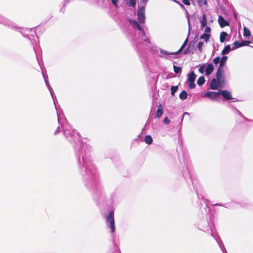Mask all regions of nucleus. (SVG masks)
Masks as SVG:
<instances>
[{"instance_id":"nucleus-1","label":"nucleus","mask_w":253,"mask_h":253,"mask_svg":"<svg viewBox=\"0 0 253 253\" xmlns=\"http://www.w3.org/2000/svg\"><path fill=\"white\" fill-rule=\"evenodd\" d=\"M57 119L60 125L54 132V135L62 132L66 139L72 145L77 159L78 171L82 175L85 186L92 192L93 199L98 206L105 204V192L99 180L97 169L92 161L90 146L81 140L79 133L73 128L66 119L63 122L61 121L58 112Z\"/></svg>"},{"instance_id":"nucleus-2","label":"nucleus","mask_w":253,"mask_h":253,"mask_svg":"<svg viewBox=\"0 0 253 253\" xmlns=\"http://www.w3.org/2000/svg\"><path fill=\"white\" fill-rule=\"evenodd\" d=\"M145 6H141L138 8L137 16L138 21L135 19L128 18V21L133 28L132 32L135 33L134 36H130L129 38L134 42L136 50H138L139 46L143 42H146V46L150 47L151 42L148 33H146L145 28L140 24H144L145 22Z\"/></svg>"},{"instance_id":"nucleus-3","label":"nucleus","mask_w":253,"mask_h":253,"mask_svg":"<svg viewBox=\"0 0 253 253\" xmlns=\"http://www.w3.org/2000/svg\"><path fill=\"white\" fill-rule=\"evenodd\" d=\"M180 149L181 151L182 160L181 159V158L179 154H178V158L180 162V164L183 167V169L182 170V175L187 181H188V179H189L192 182L193 188L195 190L196 193L197 194L198 198L200 199V197H201V198L203 199L206 204V206L207 207V208L209 209V211L210 208L208 207L207 205L209 201L208 200L205 199L204 198V197L202 194L203 190L202 187L197 180L196 176L193 174L191 173L189 171L188 169V166L189 165V158L188 156L186 155L185 152L183 151L181 144H180ZM176 151L177 153H179L177 149H176Z\"/></svg>"},{"instance_id":"nucleus-4","label":"nucleus","mask_w":253,"mask_h":253,"mask_svg":"<svg viewBox=\"0 0 253 253\" xmlns=\"http://www.w3.org/2000/svg\"><path fill=\"white\" fill-rule=\"evenodd\" d=\"M0 24L13 30L21 33L23 37L28 39L31 42L33 49L35 51V45L39 42V37L37 36L35 28H26L18 26V25L8 18L0 14ZM36 52V51H35Z\"/></svg>"},{"instance_id":"nucleus-5","label":"nucleus","mask_w":253,"mask_h":253,"mask_svg":"<svg viewBox=\"0 0 253 253\" xmlns=\"http://www.w3.org/2000/svg\"><path fill=\"white\" fill-rule=\"evenodd\" d=\"M225 77L223 68L218 67L215 74V78L211 79L210 83V88L216 90L219 88L224 87L225 85Z\"/></svg>"},{"instance_id":"nucleus-6","label":"nucleus","mask_w":253,"mask_h":253,"mask_svg":"<svg viewBox=\"0 0 253 253\" xmlns=\"http://www.w3.org/2000/svg\"><path fill=\"white\" fill-rule=\"evenodd\" d=\"M197 228L205 232L211 230V233H213L211 224V217L209 219L206 218L201 219L197 225Z\"/></svg>"},{"instance_id":"nucleus-7","label":"nucleus","mask_w":253,"mask_h":253,"mask_svg":"<svg viewBox=\"0 0 253 253\" xmlns=\"http://www.w3.org/2000/svg\"><path fill=\"white\" fill-rule=\"evenodd\" d=\"M106 223L108 227L111 229V232L113 234L115 231V224L114 220V212L110 211L106 216Z\"/></svg>"},{"instance_id":"nucleus-8","label":"nucleus","mask_w":253,"mask_h":253,"mask_svg":"<svg viewBox=\"0 0 253 253\" xmlns=\"http://www.w3.org/2000/svg\"><path fill=\"white\" fill-rule=\"evenodd\" d=\"M196 75L195 74L193 71H191L187 75V80L186 83L188 84L189 88L192 89L195 88L196 84L195 81L196 78Z\"/></svg>"},{"instance_id":"nucleus-9","label":"nucleus","mask_w":253,"mask_h":253,"mask_svg":"<svg viewBox=\"0 0 253 253\" xmlns=\"http://www.w3.org/2000/svg\"><path fill=\"white\" fill-rule=\"evenodd\" d=\"M218 89V91H208L204 93V97H207L212 100H216L218 99L219 97L220 96V91L219 89Z\"/></svg>"},{"instance_id":"nucleus-10","label":"nucleus","mask_w":253,"mask_h":253,"mask_svg":"<svg viewBox=\"0 0 253 253\" xmlns=\"http://www.w3.org/2000/svg\"><path fill=\"white\" fill-rule=\"evenodd\" d=\"M220 96L221 95L223 97V101H227L229 100L233 99L232 93L228 90H221L219 89Z\"/></svg>"},{"instance_id":"nucleus-11","label":"nucleus","mask_w":253,"mask_h":253,"mask_svg":"<svg viewBox=\"0 0 253 253\" xmlns=\"http://www.w3.org/2000/svg\"><path fill=\"white\" fill-rule=\"evenodd\" d=\"M250 42L249 41H242L239 42L238 41H235L233 43V49H237L239 47L248 45Z\"/></svg>"},{"instance_id":"nucleus-12","label":"nucleus","mask_w":253,"mask_h":253,"mask_svg":"<svg viewBox=\"0 0 253 253\" xmlns=\"http://www.w3.org/2000/svg\"><path fill=\"white\" fill-rule=\"evenodd\" d=\"M196 44V41L194 40L190 42L188 47L184 51V54H188L191 53L192 50L194 48Z\"/></svg>"},{"instance_id":"nucleus-13","label":"nucleus","mask_w":253,"mask_h":253,"mask_svg":"<svg viewBox=\"0 0 253 253\" xmlns=\"http://www.w3.org/2000/svg\"><path fill=\"white\" fill-rule=\"evenodd\" d=\"M214 70V66L212 63H208L205 69V75L206 76H209Z\"/></svg>"},{"instance_id":"nucleus-14","label":"nucleus","mask_w":253,"mask_h":253,"mask_svg":"<svg viewBox=\"0 0 253 253\" xmlns=\"http://www.w3.org/2000/svg\"><path fill=\"white\" fill-rule=\"evenodd\" d=\"M218 22L221 28H223L229 25V22L221 15L218 16Z\"/></svg>"},{"instance_id":"nucleus-15","label":"nucleus","mask_w":253,"mask_h":253,"mask_svg":"<svg viewBox=\"0 0 253 253\" xmlns=\"http://www.w3.org/2000/svg\"><path fill=\"white\" fill-rule=\"evenodd\" d=\"M211 235L215 240L220 248H224V246L221 239L217 234H214L213 233L211 234Z\"/></svg>"},{"instance_id":"nucleus-16","label":"nucleus","mask_w":253,"mask_h":253,"mask_svg":"<svg viewBox=\"0 0 253 253\" xmlns=\"http://www.w3.org/2000/svg\"><path fill=\"white\" fill-rule=\"evenodd\" d=\"M181 51H180V49H179L178 51H176V52H169L166 50H165L164 49H160V52L162 54H163L164 55H178Z\"/></svg>"},{"instance_id":"nucleus-17","label":"nucleus","mask_w":253,"mask_h":253,"mask_svg":"<svg viewBox=\"0 0 253 253\" xmlns=\"http://www.w3.org/2000/svg\"><path fill=\"white\" fill-rule=\"evenodd\" d=\"M227 106L231 109V110L236 114L238 115L241 117H243V115L242 113L238 110L235 107H234L233 105L229 104Z\"/></svg>"},{"instance_id":"nucleus-18","label":"nucleus","mask_w":253,"mask_h":253,"mask_svg":"<svg viewBox=\"0 0 253 253\" xmlns=\"http://www.w3.org/2000/svg\"><path fill=\"white\" fill-rule=\"evenodd\" d=\"M235 49H233V47H231L230 45H225L224 49L221 51V54L225 55L228 54L231 50H234Z\"/></svg>"},{"instance_id":"nucleus-19","label":"nucleus","mask_w":253,"mask_h":253,"mask_svg":"<svg viewBox=\"0 0 253 253\" xmlns=\"http://www.w3.org/2000/svg\"><path fill=\"white\" fill-rule=\"evenodd\" d=\"M228 57L227 56L223 55L221 58H220L219 65L218 67L223 68L226 64Z\"/></svg>"},{"instance_id":"nucleus-20","label":"nucleus","mask_w":253,"mask_h":253,"mask_svg":"<svg viewBox=\"0 0 253 253\" xmlns=\"http://www.w3.org/2000/svg\"><path fill=\"white\" fill-rule=\"evenodd\" d=\"M200 21V23H201V28H204V27H206L207 24L206 15L204 14H203Z\"/></svg>"},{"instance_id":"nucleus-21","label":"nucleus","mask_w":253,"mask_h":253,"mask_svg":"<svg viewBox=\"0 0 253 253\" xmlns=\"http://www.w3.org/2000/svg\"><path fill=\"white\" fill-rule=\"evenodd\" d=\"M227 36H228V34L226 32L222 31L220 33V42H221V43L224 42L225 41L226 38Z\"/></svg>"},{"instance_id":"nucleus-22","label":"nucleus","mask_w":253,"mask_h":253,"mask_svg":"<svg viewBox=\"0 0 253 253\" xmlns=\"http://www.w3.org/2000/svg\"><path fill=\"white\" fill-rule=\"evenodd\" d=\"M188 93L185 90H182L179 95V97L181 100H184L187 99Z\"/></svg>"},{"instance_id":"nucleus-23","label":"nucleus","mask_w":253,"mask_h":253,"mask_svg":"<svg viewBox=\"0 0 253 253\" xmlns=\"http://www.w3.org/2000/svg\"><path fill=\"white\" fill-rule=\"evenodd\" d=\"M211 35L210 34L208 33H204L202 35H201L200 37V39H203L206 42H207L209 41Z\"/></svg>"},{"instance_id":"nucleus-24","label":"nucleus","mask_w":253,"mask_h":253,"mask_svg":"<svg viewBox=\"0 0 253 253\" xmlns=\"http://www.w3.org/2000/svg\"><path fill=\"white\" fill-rule=\"evenodd\" d=\"M144 141L146 144L150 145L153 142V138L150 135H147L145 136Z\"/></svg>"},{"instance_id":"nucleus-25","label":"nucleus","mask_w":253,"mask_h":253,"mask_svg":"<svg viewBox=\"0 0 253 253\" xmlns=\"http://www.w3.org/2000/svg\"><path fill=\"white\" fill-rule=\"evenodd\" d=\"M126 4L130 7H134L136 6V0H126Z\"/></svg>"},{"instance_id":"nucleus-26","label":"nucleus","mask_w":253,"mask_h":253,"mask_svg":"<svg viewBox=\"0 0 253 253\" xmlns=\"http://www.w3.org/2000/svg\"><path fill=\"white\" fill-rule=\"evenodd\" d=\"M163 113V108L160 105V106L158 108V109L156 111V113L155 114L156 117H157V118L161 117L162 116Z\"/></svg>"},{"instance_id":"nucleus-27","label":"nucleus","mask_w":253,"mask_h":253,"mask_svg":"<svg viewBox=\"0 0 253 253\" xmlns=\"http://www.w3.org/2000/svg\"><path fill=\"white\" fill-rule=\"evenodd\" d=\"M205 81L204 76H202L198 78L197 83L198 85L202 86L205 84Z\"/></svg>"},{"instance_id":"nucleus-28","label":"nucleus","mask_w":253,"mask_h":253,"mask_svg":"<svg viewBox=\"0 0 253 253\" xmlns=\"http://www.w3.org/2000/svg\"><path fill=\"white\" fill-rule=\"evenodd\" d=\"M71 0H63V5L61 7V8L60 9V12H62L63 13H64L65 11V7H66V5L69 3V2L71 1Z\"/></svg>"},{"instance_id":"nucleus-29","label":"nucleus","mask_w":253,"mask_h":253,"mask_svg":"<svg viewBox=\"0 0 253 253\" xmlns=\"http://www.w3.org/2000/svg\"><path fill=\"white\" fill-rule=\"evenodd\" d=\"M42 75L43 78L44 79L46 86H47V87H50V85L49 81H48L47 76L46 75H45L43 71H42Z\"/></svg>"},{"instance_id":"nucleus-30","label":"nucleus","mask_w":253,"mask_h":253,"mask_svg":"<svg viewBox=\"0 0 253 253\" xmlns=\"http://www.w3.org/2000/svg\"><path fill=\"white\" fill-rule=\"evenodd\" d=\"M173 67L174 72L175 74H181V73L182 72V68L181 67L177 66L174 65H173Z\"/></svg>"},{"instance_id":"nucleus-31","label":"nucleus","mask_w":253,"mask_h":253,"mask_svg":"<svg viewBox=\"0 0 253 253\" xmlns=\"http://www.w3.org/2000/svg\"><path fill=\"white\" fill-rule=\"evenodd\" d=\"M206 65H207V64L206 63H204L201 65H200V67L198 69V71L200 73L203 74L204 73V72H205V69H206Z\"/></svg>"},{"instance_id":"nucleus-32","label":"nucleus","mask_w":253,"mask_h":253,"mask_svg":"<svg viewBox=\"0 0 253 253\" xmlns=\"http://www.w3.org/2000/svg\"><path fill=\"white\" fill-rule=\"evenodd\" d=\"M212 206H222V207H225L226 208H229L231 207L230 204L228 203H225V204L217 203V204L212 205Z\"/></svg>"},{"instance_id":"nucleus-33","label":"nucleus","mask_w":253,"mask_h":253,"mask_svg":"<svg viewBox=\"0 0 253 253\" xmlns=\"http://www.w3.org/2000/svg\"><path fill=\"white\" fill-rule=\"evenodd\" d=\"M178 89V85L171 86L170 87L171 94L173 96Z\"/></svg>"},{"instance_id":"nucleus-34","label":"nucleus","mask_w":253,"mask_h":253,"mask_svg":"<svg viewBox=\"0 0 253 253\" xmlns=\"http://www.w3.org/2000/svg\"><path fill=\"white\" fill-rule=\"evenodd\" d=\"M189 33H188V36L187 38L185 39V41L181 45V47L180 48V51H182L186 46L187 45L188 42V37H189Z\"/></svg>"},{"instance_id":"nucleus-35","label":"nucleus","mask_w":253,"mask_h":253,"mask_svg":"<svg viewBox=\"0 0 253 253\" xmlns=\"http://www.w3.org/2000/svg\"><path fill=\"white\" fill-rule=\"evenodd\" d=\"M243 35L245 37H250L251 36V32L249 29L246 27L244 28Z\"/></svg>"},{"instance_id":"nucleus-36","label":"nucleus","mask_w":253,"mask_h":253,"mask_svg":"<svg viewBox=\"0 0 253 253\" xmlns=\"http://www.w3.org/2000/svg\"><path fill=\"white\" fill-rule=\"evenodd\" d=\"M197 3L199 6H202L207 4L206 0H197Z\"/></svg>"},{"instance_id":"nucleus-37","label":"nucleus","mask_w":253,"mask_h":253,"mask_svg":"<svg viewBox=\"0 0 253 253\" xmlns=\"http://www.w3.org/2000/svg\"><path fill=\"white\" fill-rule=\"evenodd\" d=\"M50 93L51 96V97H52V99H53V102H54V105H55V109H56V113H57V111H58V112L60 114L59 112V111H58V109H57V106H56V104H55V97H54V92H50Z\"/></svg>"},{"instance_id":"nucleus-38","label":"nucleus","mask_w":253,"mask_h":253,"mask_svg":"<svg viewBox=\"0 0 253 253\" xmlns=\"http://www.w3.org/2000/svg\"><path fill=\"white\" fill-rule=\"evenodd\" d=\"M203 45L204 43L202 42H199L197 44V47L200 52L202 51Z\"/></svg>"},{"instance_id":"nucleus-39","label":"nucleus","mask_w":253,"mask_h":253,"mask_svg":"<svg viewBox=\"0 0 253 253\" xmlns=\"http://www.w3.org/2000/svg\"><path fill=\"white\" fill-rule=\"evenodd\" d=\"M220 62V57L216 56L213 59V63L214 64H217L218 63H219Z\"/></svg>"},{"instance_id":"nucleus-40","label":"nucleus","mask_w":253,"mask_h":253,"mask_svg":"<svg viewBox=\"0 0 253 253\" xmlns=\"http://www.w3.org/2000/svg\"><path fill=\"white\" fill-rule=\"evenodd\" d=\"M112 4L116 7H118L119 0H111Z\"/></svg>"},{"instance_id":"nucleus-41","label":"nucleus","mask_w":253,"mask_h":253,"mask_svg":"<svg viewBox=\"0 0 253 253\" xmlns=\"http://www.w3.org/2000/svg\"><path fill=\"white\" fill-rule=\"evenodd\" d=\"M163 122L165 124L168 125L170 123V120L168 118V117H166L163 120Z\"/></svg>"},{"instance_id":"nucleus-42","label":"nucleus","mask_w":253,"mask_h":253,"mask_svg":"<svg viewBox=\"0 0 253 253\" xmlns=\"http://www.w3.org/2000/svg\"><path fill=\"white\" fill-rule=\"evenodd\" d=\"M205 33H208V34H210V32H211V29L210 27L209 26H206L205 27Z\"/></svg>"},{"instance_id":"nucleus-43","label":"nucleus","mask_w":253,"mask_h":253,"mask_svg":"<svg viewBox=\"0 0 253 253\" xmlns=\"http://www.w3.org/2000/svg\"><path fill=\"white\" fill-rule=\"evenodd\" d=\"M186 18H187V21H188V27H189V32L190 30V28H191V24H190V22L189 15H186Z\"/></svg>"},{"instance_id":"nucleus-44","label":"nucleus","mask_w":253,"mask_h":253,"mask_svg":"<svg viewBox=\"0 0 253 253\" xmlns=\"http://www.w3.org/2000/svg\"><path fill=\"white\" fill-rule=\"evenodd\" d=\"M190 0H182V2L183 3L186 5H190Z\"/></svg>"},{"instance_id":"nucleus-45","label":"nucleus","mask_w":253,"mask_h":253,"mask_svg":"<svg viewBox=\"0 0 253 253\" xmlns=\"http://www.w3.org/2000/svg\"><path fill=\"white\" fill-rule=\"evenodd\" d=\"M115 196V193H113L112 195H111V202L112 203H113L114 201V197Z\"/></svg>"},{"instance_id":"nucleus-46","label":"nucleus","mask_w":253,"mask_h":253,"mask_svg":"<svg viewBox=\"0 0 253 253\" xmlns=\"http://www.w3.org/2000/svg\"><path fill=\"white\" fill-rule=\"evenodd\" d=\"M148 0H141V2H142V3H143V6H146L147 2H148Z\"/></svg>"},{"instance_id":"nucleus-47","label":"nucleus","mask_w":253,"mask_h":253,"mask_svg":"<svg viewBox=\"0 0 253 253\" xmlns=\"http://www.w3.org/2000/svg\"><path fill=\"white\" fill-rule=\"evenodd\" d=\"M242 118L244 119V120L245 121H247V122H253V120H252L249 119H248L247 118H246V117H244V116H243V117H242Z\"/></svg>"},{"instance_id":"nucleus-48","label":"nucleus","mask_w":253,"mask_h":253,"mask_svg":"<svg viewBox=\"0 0 253 253\" xmlns=\"http://www.w3.org/2000/svg\"><path fill=\"white\" fill-rule=\"evenodd\" d=\"M234 18L235 19V20H237L238 19V16H237V13L236 12H234Z\"/></svg>"},{"instance_id":"nucleus-49","label":"nucleus","mask_w":253,"mask_h":253,"mask_svg":"<svg viewBox=\"0 0 253 253\" xmlns=\"http://www.w3.org/2000/svg\"><path fill=\"white\" fill-rule=\"evenodd\" d=\"M231 100H232L231 101L232 102H238L239 101L238 99H236V98H235L233 97V99H232Z\"/></svg>"},{"instance_id":"nucleus-50","label":"nucleus","mask_w":253,"mask_h":253,"mask_svg":"<svg viewBox=\"0 0 253 253\" xmlns=\"http://www.w3.org/2000/svg\"><path fill=\"white\" fill-rule=\"evenodd\" d=\"M47 88H48L50 93L53 92V90L52 88H51V86L50 87H47Z\"/></svg>"},{"instance_id":"nucleus-51","label":"nucleus","mask_w":253,"mask_h":253,"mask_svg":"<svg viewBox=\"0 0 253 253\" xmlns=\"http://www.w3.org/2000/svg\"><path fill=\"white\" fill-rule=\"evenodd\" d=\"M141 133H140L139 135H138L137 137V138L135 139V140H139L140 137H141Z\"/></svg>"},{"instance_id":"nucleus-52","label":"nucleus","mask_w":253,"mask_h":253,"mask_svg":"<svg viewBox=\"0 0 253 253\" xmlns=\"http://www.w3.org/2000/svg\"><path fill=\"white\" fill-rule=\"evenodd\" d=\"M183 10L185 11V14H186V15H189L188 12V11H187V10L185 8V9H183Z\"/></svg>"},{"instance_id":"nucleus-53","label":"nucleus","mask_w":253,"mask_h":253,"mask_svg":"<svg viewBox=\"0 0 253 253\" xmlns=\"http://www.w3.org/2000/svg\"><path fill=\"white\" fill-rule=\"evenodd\" d=\"M141 62H142V63H143V64H145V61H146L145 60V59H142L141 58Z\"/></svg>"},{"instance_id":"nucleus-54","label":"nucleus","mask_w":253,"mask_h":253,"mask_svg":"<svg viewBox=\"0 0 253 253\" xmlns=\"http://www.w3.org/2000/svg\"><path fill=\"white\" fill-rule=\"evenodd\" d=\"M221 250L222 251V252H224V249H226L225 247H224V248H220Z\"/></svg>"},{"instance_id":"nucleus-55","label":"nucleus","mask_w":253,"mask_h":253,"mask_svg":"<svg viewBox=\"0 0 253 253\" xmlns=\"http://www.w3.org/2000/svg\"><path fill=\"white\" fill-rule=\"evenodd\" d=\"M188 114H188V113H187V112H184V113H183V116H184V115H188Z\"/></svg>"},{"instance_id":"nucleus-56","label":"nucleus","mask_w":253,"mask_h":253,"mask_svg":"<svg viewBox=\"0 0 253 253\" xmlns=\"http://www.w3.org/2000/svg\"><path fill=\"white\" fill-rule=\"evenodd\" d=\"M223 253H227L226 249H224V252H223Z\"/></svg>"},{"instance_id":"nucleus-57","label":"nucleus","mask_w":253,"mask_h":253,"mask_svg":"<svg viewBox=\"0 0 253 253\" xmlns=\"http://www.w3.org/2000/svg\"><path fill=\"white\" fill-rule=\"evenodd\" d=\"M112 236H113V242H114V239L113 235V234H112Z\"/></svg>"},{"instance_id":"nucleus-58","label":"nucleus","mask_w":253,"mask_h":253,"mask_svg":"<svg viewBox=\"0 0 253 253\" xmlns=\"http://www.w3.org/2000/svg\"><path fill=\"white\" fill-rule=\"evenodd\" d=\"M40 68H42V67H40ZM41 70H42V71H43V70H42V69H41Z\"/></svg>"},{"instance_id":"nucleus-59","label":"nucleus","mask_w":253,"mask_h":253,"mask_svg":"<svg viewBox=\"0 0 253 253\" xmlns=\"http://www.w3.org/2000/svg\"><path fill=\"white\" fill-rule=\"evenodd\" d=\"M144 129V128H143L142 129V131H143Z\"/></svg>"},{"instance_id":"nucleus-60","label":"nucleus","mask_w":253,"mask_h":253,"mask_svg":"<svg viewBox=\"0 0 253 253\" xmlns=\"http://www.w3.org/2000/svg\"><path fill=\"white\" fill-rule=\"evenodd\" d=\"M144 129V128H143L142 129V131H143Z\"/></svg>"},{"instance_id":"nucleus-61","label":"nucleus","mask_w":253,"mask_h":253,"mask_svg":"<svg viewBox=\"0 0 253 253\" xmlns=\"http://www.w3.org/2000/svg\"><path fill=\"white\" fill-rule=\"evenodd\" d=\"M144 129V128H143L142 129V131H143Z\"/></svg>"}]
</instances>
